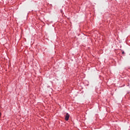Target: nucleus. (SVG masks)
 I'll return each instance as SVG.
<instances>
[{
    "mask_svg": "<svg viewBox=\"0 0 130 130\" xmlns=\"http://www.w3.org/2000/svg\"><path fill=\"white\" fill-rule=\"evenodd\" d=\"M69 118H70V115L69 114V113H67L65 116V120L66 121L69 120Z\"/></svg>",
    "mask_w": 130,
    "mask_h": 130,
    "instance_id": "1",
    "label": "nucleus"
},
{
    "mask_svg": "<svg viewBox=\"0 0 130 130\" xmlns=\"http://www.w3.org/2000/svg\"><path fill=\"white\" fill-rule=\"evenodd\" d=\"M122 54H124V51L122 52Z\"/></svg>",
    "mask_w": 130,
    "mask_h": 130,
    "instance_id": "2",
    "label": "nucleus"
},
{
    "mask_svg": "<svg viewBox=\"0 0 130 130\" xmlns=\"http://www.w3.org/2000/svg\"><path fill=\"white\" fill-rule=\"evenodd\" d=\"M2 116V113H0V117Z\"/></svg>",
    "mask_w": 130,
    "mask_h": 130,
    "instance_id": "3",
    "label": "nucleus"
}]
</instances>
